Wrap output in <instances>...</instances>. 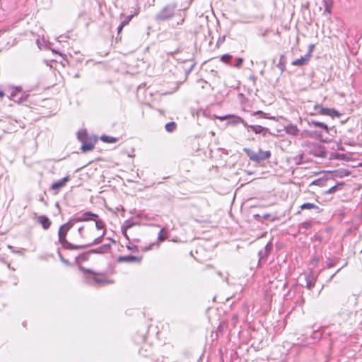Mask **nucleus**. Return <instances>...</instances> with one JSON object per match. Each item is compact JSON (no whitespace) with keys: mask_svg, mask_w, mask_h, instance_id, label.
Returning <instances> with one entry per match:
<instances>
[{"mask_svg":"<svg viewBox=\"0 0 362 362\" xmlns=\"http://www.w3.org/2000/svg\"><path fill=\"white\" fill-rule=\"evenodd\" d=\"M75 221L71 218L67 223L60 226L58 231L59 242L63 248L66 250H79L83 249L85 246L74 245L66 240V235L69 230L74 226Z\"/></svg>","mask_w":362,"mask_h":362,"instance_id":"obj_1","label":"nucleus"},{"mask_svg":"<svg viewBox=\"0 0 362 362\" xmlns=\"http://www.w3.org/2000/svg\"><path fill=\"white\" fill-rule=\"evenodd\" d=\"M177 7V3H172L165 5L155 16V21L157 22H164L172 19L175 15Z\"/></svg>","mask_w":362,"mask_h":362,"instance_id":"obj_2","label":"nucleus"},{"mask_svg":"<svg viewBox=\"0 0 362 362\" xmlns=\"http://www.w3.org/2000/svg\"><path fill=\"white\" fill-rule=\"evenodd\" d=\"M243 151L247 154L250 160L257 163H260L270 158L272 156L270 151H262V149L255 152L249 148H244Z\"/></svg>","mask_w":362,"mask_h":362,"instance_id":"obj_3","label":"nucleus"},{"mask_svg":"<svg viewBox=\"0 0 362 362\" xmlns=\"http://www.w3.org/2000/svg\"><path fill=\"white\" fill-rule=\"evenodd\" d=\"M82 269L86 273H88L89 274L86 276V281L88 284L95 285V284L106 283L107 281L105 279L100 277V276H102L101 274H96V273L90 271V269Z\"/></svg>","mask_w":362,"mask_h":362,"instance_id":"obj_4","label":"nucleus"},{"mask_svg":"<svg viewBox=\"0 0 362 362\" xmlns=\"http://www.w3.org/2000/svg\"><path fill=\"white\" fill-rule=\"evenodd\" d=\"M70 180V176L66 175L64 178L53 182L50 186V190L53 192L54 194L59 192L62 188L66 186V183Z\"/></svg>","mask_w":362,"mask_h":362,"instance_id":"obj_5","label":"nucleus"},{"mask_svg":"<svg viewBox=\"0 0 362 362\" xmlns=\"http://www.w3.org/2000/svg\"><path fill=\"white\" fill-rule=\"evenodd\" d=\"M220 120H225L226 119L230 118V120L228 121V124L231 125H235L239 123H242L244 127H247V122H245L240 117L238 116H234V115H225L223 117H216Z\"/></svg>","mask_w":362,"mask_h":362,"instance_id":"obj_6","label":"nucleus"},{"mask_svg":"<svg viewBox=\"0 0 362 362\" xmlns=\"http://www.w3.org/2000/svg\"><path fill=\"white\" fill-rule=\"evenodd\" d=\"M98 218V215L96 214H93L91 211H86L79 217H74L72 218L73 220L75 221V223L81 221H86L90 220H95V218Z\"/></svg>","mask_w":362,"mask_h":362,"instance_id":"obj_7","label":"nucleus"},{"mask_svg":"<svg viewBox=\"0 0 362 362\" xmlns=\"http://www.w3.org/2000/svg\"><path fill=\"white\" fill-rule=\"evenodd\" d=\"M247 128L250 129L253 132L257 134H262L263 136H266L267 134H270L268 128L262 127L260 125H248Z\"/></svg>","mask_w":362,"mask_h":362,"instance_id":"obj_8","label":"nucleus"},{"mask_svg":"<svg viewBox=\"0 0 362 362\" xmlns=\"http://www.w3.org/2000/svg\"><path fill=\"white\" fill-rule=\"evenodd\" d=\"M37 223H40L44 230H48L51 225V220L45 215H41L37 217Z\"/></svg>","mask_w":362,"mask_h":362,"instance_id":"obj_9","label":"nucleus"},{"mask_svg":"<svg viewBox=\"0 0 362 362\" xmlns=\"http://www.w3.org/2000/svg\"><path fill=\"white\" fill-rule=\"evenodd\" d=\"M311 54H305L304 56L301 57L299 59H297L296 60H293L291 62V64L293 66H303L307 64L309 61L310 60Z\"/></svg>","mask_w":362,"mask_h":362,"instance_id":"obj_10","label":"nucleus"},{"mask_svg":"<svg viewBox=\"0 0 362 362\" xmlns=\"http://www.w3.org/2000/svg\"><path fill=\"white\" fill-rule=\"evenodd\" d=\"M111 250V245L110 244H104L96 249L91 250L88 253H107Z\"/></svg>","mask_w":362,"mask_h":362,"instance_id":"obj_11","label":"nucleus"},{"mask_svg":"<svg viewBox=\"0 0 362 362\" xmlns=\"http://www.w3.org/2000/svg\"><path fill=\"white\" fill-rule=\"evenodd\" d=\"M300 209L301 210L305 209H314L316 211L317 213H321L322 211V209H320L317 205L313 204V203H304L302 205H300Z\"/></svg>","mask_w":362,"mask_h":362,"instance_id":"obj_12","label":"nucleus"},{"mask_svg":"<svg viewBox=\"0 0 362 362\" xmlns=\"http://www.w3.org/2000/svg\"><path fill=\"white\" fill-rule=\"evenodd\" d=\"M119 262H139L141 261V257L134 255H127V256H121L118 259Z\"/></svg>","mask_w":362,"mask_h":362,"instance_id":"obj_13","label":"nucleus"},{"mask_svg":"<svg viewBox=\"0 0 362 362\" xmlns=\"http://www.w3.org/2000/svg\"><path fill=\"white\" fill-rule=\"evenodd\" d=\"M308 124H309V125L310 127L313 126L315 127H317V128L322 129L326 131L327 132H329V127L324 122H317V121L312 119V120L308 122Z\"/></svg>","mask_w":362,"mask_h":362,"instance_id":"obj_14","label":"nucleus"},{"mask_svg":"<svg viewBox=\"0 0 362 362\" xmlns=\"http://www.w3.org/2000/svg\"><path fill=\"white\" fill-rule=\"evenodd\" d=\"M344 182L337 183L335 185L331 187L329 189L326 190L324 193L325 194H334L337 191L341 190L344 187Z\"/></svg>","mask_w":362,"mask_h":362,"instance_id":"obj_15","label":"nucleus"},{"mask_svg":"<svg viewBox=\"0 0 362 362\" xmlns=\"http://www.w3.org/2000/svg\"><path fill=\"white\" fill-rule=\"evenodd\" d=\"M314 109L321 115H329L330 116L331 108L323 107L321 105H315Z\"/></svg>","mask_w":362,"mask_h":362,"instance_id":"obj_16","label":"nucleus"},{"mask_svg":"<svg viewBox=\"0 0 362 362\" xmlns=\"http://www.w3.org/2000/svg\"><path fill=\"white\" fill-rule=\"evenodd\" d=\"M133 16H134L132 14L129 15V16H124V19L121 22V23L119 24V25L117 28V35H119V33L122 30L123 28L131 21Z\"/></svg>","mask_w":362,"mask_h":362,"instance_id":"obj_17","label":"nucleus"},{"mask_svg":"<svg viewBox=\"0 0 362 362\" xmlns=\"http://www.w3.org/2000/svg\"><path fill=\"white\" fill-rule=\"evenodd\" d=\"M286 132L288 134L292 135V136H296L298 134V129L296 125L294 124H289L286 127Z\"/></svg>","mask_w":362,"mask_h":362,"instance_id":"obj_18","label":"nucleus"},{"mask_svg":"<svg viewBox=\"0 0 362 362\" xmlns=\"http://www.w3.org/2000/svg\"><path fill=\"white\" fill-rule=\"evenodd\" d=\"M323 6L325 8L324 13H327L328 14L331 13V10L333 6L332 0H322Z\"/></svg>","mask_w":362,"mask_h":362,"instance_id":"obj_19","label":"nucleus"},{"mask_svg":"<svg viewBox=\"0 0 362 362\" xmlns=\"http://www.w3.org/2000/svg\"><path fill=\"white\" fill-rule=\"evenodd\" d=\"M286 57L284 54H281L280 56L279 62L276 65V66L281 70V72H284L286 69Z\"/></svg>","mask_w":362,"mask_h":362,"instance_id":"obj_20","label":"nucleus"},{"mask_svg":"<svg viewBox=\"0 0 362 362\" xmlns=\"http://www.w3.org/2000/svg\"><path fill=\"white\" fill-rule=\"evenodd\" d=\"M105 234V231L104 230L103 233H102V235L98 236V238H95L92 243L86 244V245H82L83 246H85L83 249L86 248L90 246H92L93 245L100 243L103 239Z\"/></svg>","mask_w":362,"mask_h":362,"instance_id":"obj_21","label":"nucleus"},{"mask_svg":"<svg viewBox=\"0 0 362 362\" xmlns=\"http://www.w3.org/2000/svg\"><path fill=\"white\" fill-rule=\"evenodd\" d=\"M77 137H78V139L81 143L87 141L88 133H87L86 130L84 129V130H81V131L78 132Z\"/></svg>","mask_w":362,"mask_h":362,"instance_id":"obj_22","label":"nucleus"},{"mask_svg":"<svg viewBox=\"0 0 362 362\" xmlns=\"http://www.w3.org/2000/svg\"><path fill=\"white\" fill-rule=\"evenodd\" d=\"M94 148V144L92 142H83L81 146V149L83 152H88L91 151Z\"/></svg>","mask_w":362,"mask_h":362,"instance_id":"obj_23","label":"nucleus"},{"mask_svg":"<svg viewBox=\"0 0 362 362\" xmlns=\"http://www.w3.org/2000/svg\"><path fill=\"white\" fill-rule=\"evenodd\" d=\"M100 140L103 142H105V143H115L118 141V138L117 137H113V136H106V135H103L101 137H100Z\"/></svg>","mask_w":362,"mask_h":362,"instance_id":"obj_24","label":"nucleus"},{"mask_svg":"<svg viewBox=\"0 0 362 362\" xmlns=\"http://www.w3.org/2000/svg\"><path fill=\"white\" fill-rule=\"evenodd\" d=\"M177 124L175 122H170L165 124V130L168 132H173L176 129Z\"/></svg>","mask_w":362,"mask_h":362,"instance_id":"obj_25","label":"nucleus"},{"mask_svg":"<svg viewBox=\"0 0 362 362\" xmlns=\"http://www.w3.org/2000/svg\"><path fill=\"white\" fill-rule=\"evenodd\" d=\"M306 287L309 290H312L313 288L315 286V280L313 277H306Z\"/></svg>","mask_w":362,"mask_h":362,"instance_id":"obj_26","label":"nucleus"},{"mask_svg":"<svg viewBox=\"0 0 362 362\" xmlns=\"http://www.w3.org/2000/svg\"><path fill=\"white\" fill-rule=\"evenodd\" d=\"M272 248V246L269 244L266 245L264 247V250L259 251V256L260 257V259H263L265 257L267 256L268 251Z\"/></svg>","mask_w":362,"mask_h":362,"instance_id":"obj_27","label":"nucleus"},{"mask_svg":"<svg viewBox=\"0 0 362 362\" xmlns=\"http://www.w3.org/2000/svg\"><path fill=\"white\" fill-rule=\"evenodd\" d=\"M232 58H233V57L230 54H223L221 57V61L223 63H226V64H230L232 66V64H230V60L232 59Z\"/></svg>","mask_w":362,"mask_h":362,"instance_id":"obj_28","label":"nucleus"},{"mask_svg":"<svg viewBox=\"0 0 362 362\" xmlns=\"http://www.w3.org/2000/svg\"><path fill=\"white\" fill-rule=\"evenodd\" d=\"M94 221H95V227L98 230H102L105 228V225L102 220H98L95 218Z\"/></svg>","mask_w":362,"mask_h":362,"instance_id":"obj_29","label":"nucleus"},{"mask_svg":"<svg viewBox=\"0 0 362 362\" xmlns=\"http://www.w3.org/2000/svg\"><path fill=\"white\" fill-rule=\"evenodd\" d=\"M235 63L233 65V66H235L236 68H240L242 66L243 63V58H241V57L236 58L235 59Z\"/></svg>","mask_w":362,"mask_h":362,"instance_id":"obj_30","label":"nucleus"},{"mask_svg":"<svg viewBox=\"0 0 362 362\" xmlns=\"http://www.w3.org/2000/svg\"><path fill=\"white\" fill-rule=\"evenodd\" d=\"M322 334L320 331H315L313 332L311 337L314 340H319L322 337Z\"/></svg>","mask_w":362,"mask_h":362,"instance_id":"obj_31","label":"nucleus"},{"mask_svg":"<svg viewBox=\"0 0 362 362\" xmlns=\"http://www.w3.org/2000/svg\"><path fill=\"white\" fill-rule=\"evenodd\" d=\"M28 96L29 95H22L21 97H18L17 99H15V101H17L19 103H23L27 100Z\"/></svg>","mask_w":362,"mask_h":362,"instance_id":"obj_32","label":"nucleus"},{"mask_svg":"<svg viewBox=\"0 0 362 362\" xmlns=\"http://www.w3.org/2000/svg\"><path fill=\"white\" fill-rule=\"evenodd\" d=\"M312 226V222L311 221H305V222H303L300 224V228H303V229H305V230H308L309 228H310Z\"/></svg>","mask_w":362,"mask_h":362,"instance_id":"obj_33","label":"nucleus"},{"mask_svg":"<svg viewBox=\"0 0 362 362\" xmlns=\"http://www.w3.org/2000/svg\"><path fill=\"white\" fill-rule=\"evenodd\" d=\"M341 116V114L340 112H339L338 111H337L334 109L331 108L330 117H340Z\"/></svg>","mask_w":362,"mask_h":362,"instance_id":"obj_34","label":"nucleus"},{"mask_svg":"<svg viewBox=\"0 0 362 362\" xmlns=\"http://www.w3.org/2000/svg\"><path fill=\"white\" fill-rule=\"evenodd\" d=\"M88 253H85L79 255L77 258V261H86L88 259Z\"/></svg>","mask_w":362,"mask_h":362,"instance_id":"obj_35","label":"nucleus"},{"mask_svg":"<svg viewBox=\"0 0 362 362\" xmlns=\"http://www.w3.org/2000/svg\"><path fill=\"white\" fill-rule=\"evenodd\" d=\"M83 230H84V227L83 226H81L78 229V235H79V236H80V238L81 239H86V235L83 233Z\"/></svg>","mask_w":362,"mask_h":362,"instance_id":"obj_36","label":"nucleus"},{"mask_svg":"<svg viewBox=\"0 0 362 362\" xmlns=\"http://www.w3.org/2000/svg\"><path fill=\"white\" fill-rule=\"evenodd\" d=\"M134 225V223H132L130 221H126L123 228H124L125 230H127V229H129L130 228H132Z\"/></svg>","mask_w":362,"mask_h":362,"instance_id":"obj_37","label":"nucleus"},{"mask_svg":"<svg viewBox=\"0 0 362 362\" xmlns=\"http://www.w3.org/2000/svg\"><path fill=\"white\" fill-rule=\"evenodd\" d=\"M164 231V229H161L158 233V239L160 240V241H163L165 240L167 238L166 236H163L162 235L163 232Z\"/></svg>","mask_w":362,"mask_h":362,"instance_id":"obj_38","label":"nucleus"},{"mask_svg":"<svg viewBox=\"0 0 362 362\" xmlns=\"http://www.w3.org/2000/svg\"><path fill=\"white\" fill-rule=\"evenodd\" d=\"M325 181L324 180H322L320 179H317V180H314L313 182H312V185H323V182Z\"/></svg>","mask_w":362,"mask_h":362,"instance_id":"obj_39","label":"nucleus"},{"mask_svg":"<svg viewBox=\"0 0 362 362\" xmlns=\"http://www.w3.org/2000/svg\"><path fill=\"white\" fill-rule=\"evenodd\" d=\"M0 262H4V264H7V267H8L9 269H11L14 270V269H13V268H11V264H10V263L7 262L5 260L4 257H2L1 255H0Z\"/></svg>","mask_w":362,"mask_h":362,"instance_id":"obj_40","label":"nucleus"},{"mask_svg":"<svg viewBox=\"0 0 362 362\" xmlns=\"http://www.w3.org/2000/svg\"><path fill=\"white\" fill-rule=\"evenodd\" d=\"M327 265L328 268H331L334 266V262L333 259H328L327 262Z\"/></svg>","mask_w":362,"mask_h":362,"instance_id":"obj_41","label":"nucleus"},{"mask_svg":"<svg viewBox=\"0 0 362 362\" xmlns=\"http://www.w3.org/2000/svg\"><path fill=\"white\" fill-rule=\"evenodd\" d=\"M254 115H260L262 117H264V113L262 111H257L254 113Z\"/></svg>","mask_w":362,"mask_h":362,"instance_id":"obj_42","label":"nucleus"},{"mask_svg":"<svg viewBox=\"0 0 362 362\" xmlns=\"http://www.w3.org/2000/svg\"><path fill=\"white\" fill-rule=\"evenodd\" d=\"M313 48H314V45H310L309 50H308L307 54H310L312 55V52H313Z\"/></svg>","mask_w":362,"mask_h":362,"instance_id":"obj_43","label":"nucleus"},{"mask_svg":"<svg viewBox=\"0 0 362 362\" xmlns=\"http://www.w3.org/2000/svg\"><path fill=\"white\" fill-rule=\"evenodd\" d=\"M270 216H271V215L269 214H265L263 216V218L264 219H268Z\"/></svg>","mask_w":362,"mask_h":362,"instance_id":"obj_44","label":"nucleus"},{"mask_svg":"<svg viewBox=\"0 0 362 362\" xmlns=\"http://www.w3.org/2000/svg\"><path fill=\"white\" fill-rule=\"evenodd\" d=\"M225 40V36H223L222 37H219L218 40V42H223Z\"/></svg>","mask_w":362,"mask_h":362,"instance_id":"obj_45","label":"nucleus"},{"mask_svg":"<svg viewBox=\"0 0 362 362\" xmlns=\"http://www.w3.org/2000/svg\"><path fill=\"white\" fill-rule=\"evenodd\" d=\"M4 96V92L0 90V98H2Z\"/></svg>","mask_w":362,"mask_h":362,"instance_id":"obj_46","label":"nucleus"},{"mask_svg":"<svg viewBox=\"0 0 362 362\" xmlns=\"http://www.w3.org/2000/svg\"><path fill=\"white\" fill-rule=\"evenodd\" d=\"M254 218H255V219H259V218H260V216H259V214H255V215H254Z\"/></svg>","mask_w":362,"mask_h":362,"instance_id":"obj_47","label":"nucleus"},{"mask_svg":"<svg viewBox=\"0 0 362 362\" xmlns=\"http://www.w3.org/2000/svg\"><path fill=\"white\" fill-rule=\"evenodd\" d=\"M183 22H184V18H182V19L181 20V21H180V22H177V25H181V24H182V23H183Z\"/></svg>","mask_w":362,"mask_h":362,"instance_id":"obj_48","label":"nucleus"},{"mask_svg":"<svg viewBox=\"0 0 362 362\" xmlns=\"http://www.w3.org/2000/svg\"><path fill=\"white\" fill-rule=\"evenodd\" d=\"M237 319H238V317H237L236 315L233 316V320L234 321H236V320H237Z\"/></svg>","mask_w":362,"mask_h":362,"instance_id":"obj_49","label":"nucleus"},{"mask_svg":"<svg viewBox=\"0 0 362 362\" xmlns=\"http://www.w3.org/2000/svg\"><path fill=\"white\" fill-rule=\"evenodd\" d=\"M76 78H78V77H79V74H76Z\"/></svg>","mask_w":362,"mask_h":362,"instance_id":"obj_50","label":"nucleus"},{"mask_svg":"<svg viewBox=\"0 0 362 362\" xmlns=\"http://www.w3.org/2000/svg\"><path fill=\"white\" fill-rule=\"evenodd\" d=\"M334 274H332V275L331 276L330 279L333 278V277H334Z\"/></svg>","mask_w":362,"mask_h":362,"instance_id":"obj_51","label":"nucleus"}]
</instances>
